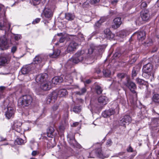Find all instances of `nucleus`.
<instances>
[{
  "mask_svg": "<svg viewBox=\"0 0 159 159\" xmlns=\"http://www.w3.org/2000/svg\"><path fill=\"white\" fill-rule=\"evenodd\" d=\"M152 65L150 63H148L144 65L143 68V75L147 79L151 81L154 80V74L152 72Z\"/></svg>",
  "mask_w": 159,
  "mask_h": 159,
  "instance_id": "obj_1",
  "label": "nucleus"
},
{
  "mask_svg": "<svg viewBox=\"0 0 159 159\" xmlns=\"http://www.w3.org/2000/svg\"><path fill=\"white\" fill-rule=\"evenodd\" d=\"M85 55V54L84 51H79L75 54L73 57L68 60L66 65H68L73 63L77 64L81 62L84 60Z\"/></svg>",
  "mask_w": 159,
  "mask_h": 159,
  "instance_id": "obj_2",
  "label": "nucleus"
},
{
  "mask_svg": "<svg viewBox=\"0 0 159 159\" xmlns=\"http://www.w3.org/2000/svg\"><path fill=\"white\" fill-rule=\"evenodd\" d=\"M33 98L30 95H24L21 96L19 99L18 102L23 107L28 106L32 103Z\"/></svg>",
  "mask_w": 159,
  "mask_h": 159,
  "instance_id": "obj_3",
  "label": "nucleus"
},
{
  "mask_svg": "<svg viewBox=\"0 0 159 159\" xmlns=\"http://www.w3.org/2000/svg\"><path fill=\"white\" fill-rule=\"evenodd\" d=\"M11 43L4 36L0 37V49L2 50L7 49L10 46Z\"/></svg>",
  "mask_w": 159,
  "mask_h": 159,
  "instance_id": "obj_4",
  "label": "nucleus"
},
{
  "mask_svg": "<svg viewBox=\"0 0 159 159\" xmlns=\"http://www.w3.org/2000/svg\"><path fill=\"white\" fill-rule=\"evenodd\" d=\"M15 113V109L13 105L11 106H10L9 105L7 106V110L5 115L6 117L8 119H10L11 117L14 116Z\"/></svg>",
  "mask_w": 159,
  "mask_h": 159,
  "instance_id": "obj_5",
  "label": "nucleus"
},
{
  "mask_svg": "<svg viewBox=\"0 0 159 159\" xmlns=\"http://www.w3.org/2000/svg\"><path fill=\"white\" fill-rule=\"evenodd\" d=\"M53 11L48 6H46L44 8L43 14L44 16L46 18H51L53 14Z\"/></svg>",
  "mask_w": 159,
  "mask_h": 159,
  "instance_id": "obj_6",
  "label": "nucleus"
},
{
  "mask_svg": "<svg viewBox=\"0 0 159 159\" xmlns=\"http://www.w3.org/2000/svg\"><path fill=\"white\" fill-rule=\"evenodd\" d=\"M48 77V75L47 74H41L36 76L35 80L37 83L40 84L47 80Z\"/></svg>",
  "mask_w": 159,
  "mask_h": 159,
  "instance_id": "obj_7",
  "label": "nucleus"
},
{
  "mask_svg": "<svg viewBox=\"0 0 159 159\" xmlns=\"http://www.w3.org/2000/svg\"><path fill=\"white\" fill-rule=\"evenodd\" d=\"M51 82L47 80L40 83V88L41 89L43 90H48L51 88Z\"/></svg>",
  "mask_w": 159,
  "mask_h": 159,
  "instance_id": "obj_8",
  "label": "nucleus"
},
{
  "mask_svg": "<svg viewBox=\"0 0 159 159\" xmlns=\"http://www.w3.org/2000/svg\"><path fill=\"white\" fill-rule=\"evenodd\" d=\"M33 65H31L29 66H23L21 69V71L22 74L25 75L30 73L32 70H34Z\"/></svg>",
  "mask_w": 159,
  "mask_h": 159,
  "instance_id": "obj_9",
  "label": "nucleus"
},
{
  "mask_svg": "<svg viewBox=\"0 0 159 159\" xmlns=\"http://www.w3.org/2000/svg\"><path fill=\"white\" fill-rule=\"evenodd\" d=\"M125 85L128 87L133 93H135L136 91L135 90L137 88L136 85L133 82L128 80L127 82L125 83Z\"/></svg>",
  "mask_w": 159,
  "mask_h": 159,
  "instance_id": "obj_10",
  "label": "nucleus"
},
{
  "mask_svg": "<svg viewBox=\"0 0 159 159\" xmlns=\"http://www.w3.org/2000/svg\"><path fill=\"white\" fill-rule=\"evenodd\" d=\"M78 46V43L74 41H72L68 45L67 48V51L69 52L74 51L77 48Z\"/></svg>",
  "mask_w": 159,
  "mask_h": 159,
  "instance_id": "obj_11",
  "label": "nucleus"
},
{
  "mask_svg": "<svg viewBox=\"0 0 159 159\" xmlns=\"http://www.w3.org/2000/svg\"><path fill=\"white\" fill-rule=\"evenodd\" d=\"M122 23L121 18L119 17L116 18L113 20V23L111 27L113 29H116L120 26Z\"/></svg>",
  "mask_w": 159,
  "mask_h": 159,
  "instance_id": "obj_12",
  "label": "nucleus"
},
{
  "mask_svg": "<svg viewBox=\"0 0 159 159\" xmlns=\"http://www.w3.org/2000/svg\"><path fill=\"white\" fill-rule=\"evenodd\" d=\"M43 59L42 58V56H36L34 59L33 63L31 65H33L34 67L35 70L37 69L38 66V64L40 63L43 61Z\"/></svg>",
  "mask_w": 159,
  "mask_h": 159,
  "instance_id": "obj_13",
  "label": "nucleus"
},
{
  "mask_svg": "<svg viewBox=\"0 0 159 159\" xmlns=\"http://www.w3.org/2000/svg\"><path fill=\"white\" fill-rule=\"evenodd\" d=\"M141 16L142 20L144 21H147L151 17L149 12L147 10L144 11L142 12Z\"/></svg>",
  "mask_w": 159,
  "mask_h": 159,
  "instance_id": "obj_14",
  "label": "nucleus"
},
{
  "mask_svg": "<svg viewBox=\"0 0 159 159\" xmlns=\"http://www.w3.org/2000/svg\"><path fill=\"white\" fill-rule=\"evenodd\" d=\"M96 154L97 156L101 159H103L109 157L108 155L105 154L104 153L100 148H98L97 150Z\"/></svg>",
  "mask_w": 159,
  "mask_h": 159,
  "instance_id": "obj_15",
  "label": "nucleus"
},
{
  "mask_svg": "<svg viewBox=\"0 0 159 159\" xmlns=\"http://www.w3.org/2000/svg\"><path fill=\"white\" fill-rule=\"evenodd\" d=\"M115 113L114 109H110L108 110H106L102 113V116L104 117H110L111 116L113 115Z\"/></svg>",
  "mask_w": 159,
  "mask_h": 159,
  "instance_id": "obj_16",
  "label": "nucleus"
},
{
  "mask_svg": "<svg viewBox=\"0 0 159 159\" xmlns=\"http://www.w3.org/2000/svg\"><path fill=\"white\" fill-rule=\"evenodd\" d=\"M135 34H137V38L139 41H142L145 39L146 34L144 31L138 32Z\"/></svg>",
  "mask_w": 159,
  "mask_h": 159,
  "instance_id": "obj_17",
  "label": "nucleus"
},
{
  "mask_svg": "<svg viewBox=\"0 0 159 159\" xmlns=\"http://www.w3.org/2000/svg\"><path fill=\"white\" fill-rule=\"evenodd\" d=\"M104 33L105 34V37L108 39H110L113 37L114 35L109 29H106L104 30Z\"/></svg>",
  "mask_w": 159,
  "mask_h": 159,
  "instance_id": "obj_18",
  "label": "nucleus"
},
{
  "mask_svg": "<svg viewBox=\"0 0 159 159\" xmlns=\"http://www.w3.org/2000/svg\"><path fill=\"white\" fill-rule=\"evenodd\" d=\"M64 81L63 78L61 76H56L52 80V82L54 84H57Z\"/></svg>",
  "mask_w": 159,
  "mask_h": 159,
  "instance_id": "obj_19",
  "label": "nucleus"
},
{
  "mask_svg": "<svg viewBox=\"0 0 159 159\" xmlns=\"http://www.w3.org/2000/svg\"><path fill=\"white\" fill-rule=\"evenodd\" d=\"M98 102L99 103L102 105H106L108 102V99L105 96H101L98 98Z\"/></svg>",
  "mask_w": 159,
  "mask_h": 159,
  "instance_id": "obj_20",
  "label": "nucleus"
},
{
  "mask_svg": "<svg viewBox=\"0 0 159 159\" xmlns=\"http://www.w3.org/2000/svg\"><path fill=\"white\" fill-rule=\"evenodd\" d=\"M55 129L52 127H49L47 129V135L48 137L52 138L53 136V133Z\"/></svg>",
  "mask_w": 159,
  "mask_h": 159,
  "instance_id": "obj_21",
  "label": "nucleus"
},
{
  "mask_svg": "<svg viewBox=\"0 0 159 159\" xmlns=\"http://www.w3.org/2000/svg\"><path fill=\"white\" fill-rule=\"evenodd\" d=\"M57 91L58 93V96L60 97H64L68 94L66 90L65 89H61Z\"/></svg>",
  "mask_w": 159,
  "mask_h": 159,
  "instance_id": "obj_22",
  "label": "nucleus"
},
{
  "mask_svg": "<svg viewBox=\"0 0 159 159\" xmlns=\"http://www.w3.org/2000/svg\"><path fill=\"white\" fill-rule=\"evenodd\" d=\"M99 48L96 46L94 47H91L88 50V54L89 55L92 54V53L93 54V52L95 53L96 52L100 51H99ZM100 50H101L100 49Z\"/></svg>",
  "mask_w": 159,
  "mask_h": 159,
  "instance_id": "obj_23",
  "label": "nucleus"
},
{
  "mask_svg": "<svg viewBox=\"0 0 159 159\" xmlns=\"http://www.w3.org/2000/svg\"><path fill=\"white\" fill-rule=\"evenodd\" d=\"M22 124L20 122H17L14 124V126L15 130L17 132L20 133L21 131V125Z\"/></svg>",
  "mask_w": 159,
  "mask_h": 159,
  "instance_id": "obj_24",
  "label": "nucleus"
},
{
  "mask_svg": "<svg viewBox=\"0 0 159 159\" xmlns=\"http://www.w3.org/2000/svg\"><path fill=\"white\" fill-rule=\"evenodd\" d=\"M65 17L68 20H72L74 19L75 16L73 14L67 13L65 14Z\"/></svg>",
  "mask_w": 159,
  "mask_h": 159,
  "instance_id": "obj_25",
  "label": "nucleus"
},
{
  "mask_svg": "<svg viewBox=\"0 0 159 159\" xmlns=\"http://www.w3.org/2000/svg\"><path fill=\"white\" fill-rule=\"evenodd\" d=\"M49 96L51 97V98L53 99V101H55L57 96H58V94L57 91H55L52 92L49 95Z\"/></svg>",
  "mask_w": 159,
  "mask_h": 159,
  "instance_id": "obj_26",
  "label": "nucleus"
},
{
  "mask_svg": "<svg viewBox=\"0 0 159 159\" xmlns=\"http://www.w3.org/2000/svg\"><path fill=\"white\" fill-rule=\"evenodd\" d=\"M60 51L59 50H57L54 51L52 54H49V56L52 58H55L58 57L60 54Z\"/></svg>",
  "mask_w": 159,
  "mask_h": 159,
  "instance_id": "obj_27",
  "label": "nucleus"
},
{
  "mask_svg": "<svg viewBox=\"0 0 159 159\" xmlns=\"http://www.w3.org/2000/svg\"><path fill=\"white\" fill-rule=\"evenodd\" d=\"M152 100L154 102L159 104V94H154L152 98Z\"/></svg>",
  "mask_w": 159,
  "mask_h": 159,
  "instance_id": "obj_28",
  "label": "nucleus"
},
{
  "mask_svg": "<svg viewBox=\"0 0 159 159\" xmlns=\"http://www.w3.org/2000/svg\"><path fill=\"white\" fill-rule=\"evenodd\" d=\"M111 71L109 70H104L103 71V73L105 77H109L111 74Z\"/></svg>",
  "mask_w": 159,
  "mask_h": 159,
  "instance_id": "obj_29",
  "label": "nucleus"
},
{
  "mask_svg": "<svg viewBox=\"0 0 159 159\" xmlns=\"http://www.w3.org/2000/svg\"><path fill=\"white\" fill-rule=\"evenodd\" d=\"M73 111L75 113H78L80 112L81 111V107L80 106H75L73 109Z\"/></svg>",
  "mask_w": 159,
  "mask_h": 159,
  "instance_id": "obj_30",
  "label": "nucleus"
},
{
  "mask_svg": "<svg viewBox=\"0 0 159 159\" xmlns=\"http://www.w3.org/2000/svg\"><path fill=\"white\" fill-rule=\"evenodd\" d=\"M7 62V60L6 58L3 57H0V65H3Z\"/></svg>",
  "mask_w": 159,
  "mask_h": 159,
  "instance_id": "obj_31",
  "label": "nucleus"
},
{
  "mask_svg": "<svg viewBox=\"0 0 159 159\" xmlns=\"http://www.w3.org/2000/svg\"><path fill=\"white\" fill-rule=\"evenodd\" d=\"M103 21H102V19H101L97 21L94 25V27L95 29L99 28L101 26L102 23Z\"/></svg>",
  "mask_w": 159,
  "mask_h": 159,
  "instance_id": "obj_32",
  "label": "nucleus"
},
{
  "mask_svg": "<svg viewBox=\"0 0 159 159\" xmlns=\"http://www.w3.org/2000/svg\"><path fill=\"white\" fill-rule=\"evenodd\" d=\"M7 23H4L2 21H0V30H6L5 28L6 26Z\"/></svg>",
  "mask_w": 159,
  "mask_h": 159,
  "instance_id": "obj_33",
  "label": "nucleus"
},
{
  "mask_svg": "<svg viewBox=\"0 0 159 159\" xmlns=\"http://www.w3.org/2000/svg\"><path fill=\"white\" fill-rule=\"evenodd\" d=\"M95 89L97 94H100L102 93V89L101 87L97 85L95 87Z\"/></svg>",
  "mask_w": 159,
  "mask_h": 159,
  "instance_id": "obj_34",
  "label": "nucleus"
},
{
  "mask_svg": "<svg viewBox=\"0 0 159 159\" xmlns=\"http://www.w3.org/2000/svg\"><path fill=\"white\" fill-rule=\"evenodd\" d=\"M123 118L125 119V122H126L127 124H129L131 122V118L128 115L125 116Z\"/></svg>",
  "mask_w": 159,
  "mask_h": 159,
  "instance_id": "obj_35",
  "label": "nucleus"
},
{
  "mask_svg": "<svg viewBox=\"0 0 159 159\" xmlns=\"http://www.w3.org/2000/svg\"><path fill=\"white\" fill-rule=\"evenodd\" d=\"M24 140L20 138H17L15 141V143L18 145H21L23 143Z\"/></svg>",
  "mask_w": 159,
  "mask_h": 159,
  "instance_id": "obj_36",
  "label": "nucleus"
},
{
  "mask_svg": "<svg viewBox=\"0 0 159 159\" xmlns=\"http://www.w3.org/2000/svg\"><path fill=\"white\" fill-rule=\"evenodd\" d=\"M86 89L85 88H83L81 89L80 91L76 92V93L80 95H82L86 92Z\"/></svg>",
  "mask_w": 159,
  "mask_h": 159,
  "instance_id": "obj_37",
  "label": "nucleus"
},
{
  "mask_svg": "<svg viewBox=\"0 0 159 159\" xmlns=\"http://www.w3.org/2000/svg\"><path fill=\"white\" fill-rule=\"evenodd\" d=\"M136 81L139 84H143L145 83V81L139 78L136 79Z\"/></svg>",
  "mask_w": 159,
  "mask_h": 159,
  "instance_id": "obj_38",
  "label": "nucleus"
},
{
  "mask_svg": "<svg viewBox=\"0 0 159 159\" xmlns=\"http://www.w3.org/2000/svg\"><path fill=\"white\" fill-rule=\"evenodd\" d=\"M149 2L142 1L141 5V8H144L146 7L147 6V4L149 3Z\"/></svg>",
  "mask_w": 159,
  "mask_h": 159,
  "instance_id": "obj_39",
  "label": "nucleus"
},
{
  "mask_svg": "<svg viewBox=\"0 0 159 159\" xmlns=\"http://www.w3.org/2000/svg\"><path fill=\"white\" fill-rule=\"evenodd\" d=\"M58 114V111H52L51 116L53 119H55L57 117Z\"/></svg>",
  "mask_w": 159,
  "mask_h": 159,
  "instance_id": "obj_40",
  "label": "nucleus"
},
{
  "mask_svg": "<svg viewBox=\"0 0 159 159\" xmlns=\"http://www.w3.org/2000/svg\"><path fill=\"white\" fill-rule=\"evenodd\" d=\"M53 99L51 98V97H50L49 95L47 98L46 100V103L47 104H49L50 103H53L55 102V101H53Z\"/></svg>",
  "mask_w": 159,
  "mask_h": 159,
  "instance_id": "obj_41",
  "label": "nucleus"
},
{
  "mask_svg": "<svg viewBox=\"0 0 159 159\" xmlns=\"http://www.w3.org/2000/svg\"><path fill=\"white\" fill-rule=\"evenodd\" d=\"M138 70H136L135 68L134 67L133 69L132 72V75L133 77H135L136 76L138 73Z\"/></svg>",
  "mask_w": 159,
  "mask_h": 159,
  "instance_id": "obj_42",
  "label": "nucleus"
},
{
  "mask_svg": "<svg viewBox=\"0 0 159 159\" xmlns=\"http://www.w3.org/2000/svg\"><path fill=\"white\" fill-rule=\"evenodd\" d=\"M126 35V33L125 31L124 30H122L120 32L119 36L121 38H123L124 36H125Z\"/></svg>",
  "mask_w": 159,
  "mask_h": 159,
  "instance_id": "obj_43",
  "label": "nucleus"
},
{
  "mask_svg": "<svg viewBox=\"0 0 159 159\" xmlns=\"http://www.w3.org/2000/svg\"><path fill=\"white\" fill-rule=\"evenodd\" d=\"M41 0H32V3L35 6L39 4Z\"/></svg>",
  "mask_w": 159,
  "mask_h": 159,
  "instance_id": "obj_44",
  "label": "nucleus"
},
{
  "mask_svg": "<svg viewBox=\"0 0 159 159\" xmlns=\"http://www.w3.org/2000/svg\"><path fill=\"white\" fill-rule=\"evenodd\" d=\"M58 108V105L56 104L54 105L52 107V111H57L56 110Z\"/></svg>",
  "mask_w": 159,
  "mask_h": 159,
  "instance_id": "obj_45",
  "label": "nucleus"
},
{
  "mask_svg": "<svg viewBox=\"0 0 159 159\" xmlns=\"http://www.w3.org/2000/svg\"><path fill=\"white\" fill-rule=\"evenodd\" d=\"M120 124L121 126H124L127 123L125 122V119L123 118L120 122Z\"/></svg>",
  "mask_w": 159,
  "mask_h": 159,
  "instance_id": "obj_46",
  "label": "nucleus"
},
{
  "mask_svg": "<svg viewBox=\"0 0 159 159\" xmlns=\"http://www.w3.org/2000/svg\"><path fill=\"white\" fill-rule=\"evenodd\" d=\"M21 38V36L20 34H16L14 36V39L16 40H18L20 39Z\"/></svg>",
  "mask_w": 159,
  "mask_h": 159,
  "instance_id": "obj_47",
  "label": "nucleus"
},
{
  "mask_svg": "<svg viewBox=\"0 0 159 159\" xmlns=\"http://www.w3.org/2000/svg\"><path fill=\"white\" fill-rule=\"evenodd\" d=\"M117 77L120 79H122L124 78L125 74L124 73H119L117 75Z\"/></svg>",
  "mask_w": 159,
  "mask_h": 159,
  "instance_id": "obj_48",
  "label": "nucleus"
},
{
  "mask_svg": "<svg viewBox=\"0 0 159 159\" xmlns=\"http://www.w3.org/2000/svg\"><path fill=\"white\" fill-rule=\"evenodd\" d=\"M112 143V142L111 140L110 139H109L107 140L106 142V145L108 146H110Z\"/></svg>",
  "mask_w": 159,
  "mask_h": 159,
  "instance_id": "obj_49",
  "label": "nucleus"
},
{
  "mask_svg": "<svg viewBox=\"0 0 159 159\" xmlns=\"http://www.w3.org/2000/svg\"><path fill=\"white\" fill-rule=\"evenodd\" d=\"M40 20V19L39 18H37L34 20L32 24H35L38 23Z\"/></svg>",
  "mask_w": 159,
  "mask_h": 159,
  "instance_id": "obj_50",
  "label": "nucleus"
},
{
  "mask_svg": "<svg viewBox=\"0 0 159 159\" xmlns=\"http://www.w3.org/2000/svg\"><path fill=\"white\" fill-rule=\"evenodd\" d=\"M17 47L16 46H13L11 49V52H12L14 53L16 50Z\"/></svg>",
  "mask_w": 159,
  "mask_h": 159,
  "instance_id": "obj_51",
  "label": "nucleus"
},
{
  "mask_svg": "<svg viewBox=\"0 0 159 159\" xmlns=\"http://www.w3.org/2000/svg\"><path fill=\"white\" fill-rule=\"evenodd\" d=\"M128 152H133V148L130 146H129L127 149Z\"/></svg>",
  "mask_w": 159,
  "mask_h": 159,
  "instance_id": "obj_52",
  "label": "nucleus"
},
{
  "mask_svg": "<svg viewBox=\"0 0 159 159\" xmlns=\"http://www.w3.org/2000/svg\"><path fill=\"white\" fill-rule=\"evenodd\" d=\"M100 0H91V2L93 4H96Z\"/></svg>",
  "mask_w": 159,
  "mask_h": 159,
  "instance_id": "obj_53",
  "label": "nucleus"
},
{
  "mask_svg": "<svg viewBox=\"0 0 159 159\" xmlns=\"http://www.w3.org/2000/svg\"><path fill=\"white\" fill-rule=\"evenodd\" d=\"M59 129L61 131H63L64 129V127L63 125H61L59 127Z\"/></svg>",
  "mask_w": 159,
  "mask_h": 159,
  "instance_id": "obj_54",
  "label": "nucleus"
},
{
  "mask_svg": "<svg viewBox=\"0 0 159 159\" xmlns=\"http://www.w3.org/2000/svg\"><path fill=\"white\" fill-rule=\"evenodd\" d=\"M65 40V39L63 37H61L59 39V42L60 43L63 42Z\"/></svg>",
  "mask_w": 159,
  "mask_h": 159,
  "instance_id": "obj_55",
  "label": "nucleus"
},
{
  "mask_svg": "<svg viewBox=\"0 0 159 159\" xmlns=\"http://www.w3.org/2000/svg\"><path fill=\"white\" fill-rule=\"evenodd\" d=\"M37 152L36 151H34L32 152V155L33 156H35L37 154Z\"/></svg>",
  "mask_w": 159,
  "mask_h": 159,
  "instance_id": "obj_56",
  "label": "nucleus"
},
{
  "mask_svg": "<svg viewBox=\"0 0 159 159\" xmlns=\"http://www.w3.org/2000/svg\"><path fill=\"white\" fill-rule=\"evenodd\" d=\"M159 120V118H154L152 120V122H154V121H156L157 122Z\"/></svg>",
  "mask_w": 159,
  "mask_h": 159,
  "instance_id": "obj_57",
  "label": "nucleus"
},
{
  "mask_svg": "<svg viewBox=\"0 0 159 159\" xmlns=\"http://www.w3.org/2000/svg\"><path fill=\"white\" fill-rule=\"evenodd\" d=\"M30 143L31 144H34L38 145V144L37 142H35L34 140H31L30 141Z\"/></svg>",
  "mask_w": 159,
  "mask_h": 159,
  "instance_id": "obj_58",
  "label": "nucleus"
},
{
  "mask_svg": "<svg viewBox=\"0 0 159 159\" xmlns=\"http://www.w3.org/2000/svg\"><path fill=\"white\" fill-rule=\"evenodd\" d=\"M125 153V152H119L118 154H117V155L116 156L117 157H118L119 156H121L123 155Z\"/></svg>",
  "mask_w": 159,
  "mask_h": 159,
  "instance_id": "obj_59",
  "label": "nucleus"
},
{
  "mask_svg": "<svg viewBox=\"0 0 159 159\" xmlns=\"http://www.w3.org/2000/svg\"><path fill=\"white\" fill-rule=\"evenodd\" d=\"M6 88V87L4 86H1L0 87V91H2L3 92V90H4Z\"/></svg>",
  "mask_w": 159,
  "mask_h": 159,
  "instance_id": "obj_60",
  "label": "nucleus"
},
{
  "mask_svg": "<svg viewBox=\"0 0 159 159\" xmlns=\"http://www.w3.org/2000/svg\"><path fill=\"white\" fill-rule=\"evenodd\" d=\"M118 2V1L117 0H114L113 1L111 2V3L112 4H115L116 3Z\"/></svg>",
  "mask_w": 159,
  "mask_h": 159,
  "instance_id": "obj_61",
  "label": "nucleus"
},
{
  "mask_svg": "<svg viewBox=\"0 0 159 159\" xmlns=\"http://www.w3.org/2000/svg\"><path fill=\"white\" fill-rule=\"evenodd\" d=\"M79 124V123L78 122H76L73 123V125L74 127H75L77 126Z\"/></svg>",
  "mask_w": 159,
  "mask_h": 159,
  "instance_id": "obj_62",
  "label": "nucleus"
},
{
  "mask_svg": "<svg viewBox=\"0 0 159 159\" xmlns=\"http://www.w3.org/2000/svg\"><path fill=\"white\" fill-rule=\"evenodd\" d=\"M3 97V92L2 91H0V99H1Z\"/></svg>",
  "mask_w": 159,
  "mask_h": 159,
  "instance_id": "obj_63",
  "label": "nucleus"
},
{
  "mask_svg": "<svg viewBox=\"0 0 159 159\" xmlns=\"http://www.w3.org/2000/svg\"><path fill=\"white\" fill-rule=\"evenodd\" d=\"M91 82V81L89 80H86L85 81V83L86 84H89Z\"/></svg>",
  "mask_w": 159,
  "mask_h": 159,
  "instance_id": "obj_64",
  "label": "nucleus"
}]
</instances>
